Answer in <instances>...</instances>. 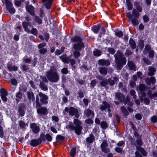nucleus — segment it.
I'll return each mask as SVG.
<instances>
[{
  "mask_svg": "<svg viewBox=\"0 0 157 157\" xmlns=\"http://www.w3.org/2000/svg\"><path fill=\"white\" fill-rule=\"evenodd\" d=\"M46 76L48 80L52 82H57L59 79V76L57 71L53 67H51L50 70L46 72Z\"/></svg>",
  "mask_w": 157,
  "mask_h": 157,
  "instance_id": "1",
  "label": "nucleus"
},
{
  "mask_svg": "<svg viewBox=\"0 0 157 157\" xmlns=\"http://www.w3.org/2000/svg\"><path fill=\"white\" fill-rule=\"evenodd\" d=\"M123 56V53L119 51L117 52V53L114 55L117 67L119 70H121L126 63V59Z\"/></svg>",
  "mask_w": 157,
  "mask_h": 157,
  "instance_id": "2",
  "label": "nucleus"
},
{
  "mask_svg": "<svg viewBox=\"0 0 157 157\" xmlns=\"http://www.w3.org/2000/svg\"><path fill=\"white\" fill-rule=\"evenodd\" d=\"M74 123L75 125V126L72 124H68L66 127V128L71 130H74L76 134L78 135H80L82 132V127L81 125V121L78 119L75 118L73 120Z\"/></svg>",
  "mask_w": 157,
  "mask_h": 157,
  "instance_id": "3",
  "label": "nucleus"
},
{
  "mask_svg": "<svg viewBox=\"0 0 157 157\" xmlns=\"http://www.w3.org/2000/svg\"><path fill=\"white\" fill-rule=\"evenodd\" d=\"M4 1L7 10L11 14L14 13L16 10L12 2L9 0H4Z\"/></svg>",
  "mask_w": 157,
  "mask_h": 157,
  "instance_id": "4",
  "label": "nucleus"
},
{
  "mask_svg": "<svg viewBox=\"0 0 157 157\" xmlns=\"http://www.w3.org/2000/svg\"><path fill=\"white\" fill-rule=\"evenodd\" d=\"M26 105L24 103H20L19 105L18 112L21 117H23L25 115V110L26 109Z\"/></svg>",
  "mask_w": 157,
  "mask_h": 157,
  "instance_id": "5",
  "label": "nucleus"
},
{
  "mask_svg": "<svg viewBox=\"0 0 157 157\" xmlns=\"http://www.w3.org/2000/svg\"><path fill=\"white\" fill-rule=\"evenodd\" d=\"M38 95L40 98V101L42 105H46L48 104V97L46 94L41 92L39 93Z\"/></svg>",
  "mask_w": 157,
  "mask_h": 157,
  "instance_id": "6",
  "label": "nucleus"
},
{
  "mask_svg": "<svg viewBox=\"0 0 157 157\" xmlns=\"http://www.w3.org/2000/svg\"><path fill=\"white\" fill-rule=\"evenodd\" d=\"M69 113L71 116H75V117L77 118H78L80 116L78 109L72 106L70 107L69 108Z\"/></svg>",
  "mask_w": 157,
  "mask_h": 157,
  "instance_id": "7",
  "label": "nucleus"
},
{
  "mask_svg": "<svg viewBox=\"0 0 157 157\" xmlns=\"http://www.w3.org/2000/svg\"><path fill=\"white\" fill-rule=\"evenodd\" d=\"M0 96L4 103L7 101L8 99L6 96L8 94V91L5 89L2 88L0 90Z\"/></svg>",
  "mask_w": 157,
  "mask_h": 157,
  "instance_id": "8",
  "label": "nucleus"
},
{
  "mask_svg": "<svg viewBox=\"0 0 157 157\" xmlns=\"http://www.w3.org/2000/svg\"><path fill=\"white\" fill-rule=\"evenodd\" d=\"M100 146L102 151L105 153L107 154L110 152V149L107 148L108 145L106 140H103Z\"/></svg>",
  "mask_w": 157,
  "mask_h": 157,
  "instance_id": "9",
  "label": "nucleus"
},
{
  "mask_svg": "<svg viewBox=\"0 0 157 157\" xmlns=\"http://www.w3.org/2000/svg\"><path fill=\"white\" fill-rule=\"evenodd\" d=\"M40 136L42 142L45 141L46 140L48 142H51L52 140L53 137L49 133H47L45 135L41 133Z\"/></svg>",
  "mask_w": 157,
  "mask_h": 157,
  "instance_id": "10",
  "label": "nucleus"
},
{
  "mask_svg": "<svg viewBox=\"0 0 157 157\" xmlns=\"http://www.w3.org/2000/svg\"><path fill=\"white\" fill-rule=\"evenodd\" d=\"M127 17L128 19H131L132 18L133 16V18H138L140 16V14L139 12L136 9H134L133 10L132 14L128 13H127Z\"/></svg>",
  "mask_w": 157,
  "mask_h": 157,
  "instance_id": "11",
  "label": "nucleus"
},
{
  "mask_svg": "<svg viewBox=\"0 0 157 157\" xmlns=\"http://www.w3.org/2000/svg\"><path fill=\"white\" fill-rule=\"evenodd\" d=\"M40 136V138L37 139H34L31 140L30 143V145L33 147H36L38 145L41 144L42 142Z\"/></svg>",
  "mask_w": 157,
  "mask_h": 157,
  "instance_id": "12",
  "label": "nucleus"
},
{
  "mask_svg": "<svg viewBox=\"0 0 157 157\" xmlns=\"http://www.w3.org/2000/svg\"><path fill=\"white\" fill-rule=\"evenodd\" d=\"M37 112L40 115H46L48 113L47 109L44 107H40L37 108Z\"/></svg>",
  "mask_w": 157,
  "mask_h": 157,
  "instance_id": "13",
  "label": "nucleus"
},
{
  "mask_svg": "<svg viewBox=\"0 0 157 157\" xmlns=\"http://www.w3.org/2000/svg\"><path fill=\"white\" fill-rule=\"evenodd\" d=\"M30 127L33 132L35 134H38L40 131V128L35 123L30 124Z\"/></svg>",
  "mask_w": 157,
  "mask_h": 157,
  "instance_id": "14",
  "label": "nucleus"
},
{
  "mask_svg": "<svg viewBox=\"0 0 157 157\" xmlns=\"http://www.w3.org/2000/svg\"><path fill=\"white\" fill-rule=\"evenodd\" d=\"M84 44L83 42L75 43L73 45V48L75 50L79 51H81L82 48L84 47Z\"/></svg>",
  "mask_w": 157,
  "mask_h": 157,
  "instance_id": "15",
  "label": "nucleus"
},
{
  "mask_svg": "<svg viewBox=\"0 0 157 157\" xmlns=\"http://www.w3.org/2000/svg\"><path fill=\"white\" fill-rule=\"evenodd\" d=\"M23 95H24V93H22L21 90H19L18 92L16 93L15 101L17 104H18L22 98Z\"/></svg>",
  "mask_w": 157,
  "mask_h": 157,
  "instance_id": "16",
  "label": "nucleus"
},
{
  "mask_svg": "<svg viewBox=\"0 0 157 157\" xmlns=\"http://www.w3.org/2000/svg\"><path fill=\"white\" fill-rule=\"evenodd\" d=\"M42 2L45 3V6L48 10L50 9L52 6V4L53 3L54 0H41Z\"/></svg>",
  "mask_w": 157,
  "mask_h": 157,
  "instance_id": "17",
  "label": "nucleus"
},
{
  "mask_svg": "<svg viewBox=\"0 0 157 157\" xmlns=\"http://www.w3.org/2000/svg\"><path fill=\"white\" fill-rule=\"evenodd\" d=\"M98 63L99 65L101 66H108L111 64L109 60L103 59H99L98 61Z\"/></svg>",
  "mask_w": 157,
  "mask_h": 157,
  "instance_id": "18",
  "label": "nucleus"
},
{
  "mask_svg": "<svg viewBox=\"0 0 157 157\" xmlns=\"http://www.w3.org/2000/svg\"><path fill=\"white\" fill-rule=\"evenodd\" d=\"M26 10L32 16H34L35 15L34 8L32 5L27 6L25 7Z\"/></svg>",
  "mask_w": 157,
  "mask_h": 157,
  "instance_id": "19",
  "label": "nucleus"
},
{
  "mask_svg": "<svg viewBox=\"0 0 157 157\" xmlns=\"http://www.w3.org/2000/svg\"><path fill=\"white\" fill-rule=\"evenodd\" d=\"M115 97L121 103H123L124 99H125V96L124 94L121 92H117L115 94Z\"/></svg>",
  "mask_w": 157,
  "mask_h": 157,
  "instance_id": "20",
  "label": "nucleus"
},
{
  "mask_svg": "<svg viewBox=\"0 0 157 157\" xmlns=\"http://www.w3.org/2000/svg\"><path fill=\"white\" fill-rule=\"evenodd\" d=\"M90 136L86 139L87 144H91L95 141V138L94 135L92 134L90 135Z\"/></svg>",
  "mask_w": 157,
  "mask_h": 157,
  "instance_id": "21",
  "label": "nucleus"
},
{
  "mask_svg": "<svg viewBox=\"0 0 157 157\" xmlns=\"http://www.w3.org/2000/svg\"><path fill=\"white\" fill-rule=\"evenodd\" d=\"M71 41L73 43L77 42L81 43L83 42L82 39V38L78 36H75L73 37H72L71 39Z\"/></svg>",
  "mask_w": 157,
  "mask_h": 157,
  "instance_id": "22",
  "label": "nucleus"
},
{
  "mask_svg": "<svg viewBox=\"0 0 157 157\" xmlns=\"http://www.w3.org/2000/svg\"><path fill=\"white\" fill-rule=\"evenodd\" d=\"M113 80H112L110 78H108L107 79V82L108 83V84H109L110 86H113L115 84V81L117 82L118 80L117 77L116 76L114 77L113 78Z\"/></svg>",
  "mask_w": 157,
  "mask_h": 157,
  "instance_id": "23",
  "label": "nucleus"
},
{
  "mask_svg": "<svg viewBox=\"0 0 157 157\" xmlns=\"http://www.w3.org/2000/svg\"><path fill=\"white\" fill-rule=\"evenodd\" d=\"M59 58L64 63H68L70 61V58L66 57V55H63L59 57Z\"/></svg>",
  "mask_w": 157,
  "mask_h": 157,
  "instance_id": "24",
  "label": "nucleus"
},
{
  "mask_svg": "<svg viewBox=\"0 0 157 157\" xmlns=\"http://www.w3.org/2000/svg\"><path fill=\"white\" fill-rule=\"evenodd\" d=\"M101 25L100 24H98L97 25H94L92 27V29L93 32L97 34L98 33L99 30L101 29Z\"/></svg>",
  "mask_w": 157,
  "mask_h": 157,
  "instance_id": "25",
  "label": "nucleus"
},
{
  "mask_svg": "<svg viewBox=\"0 0 157 157\" xmlns=\"http://www.w3.org/2000/svg\"><path fill=\"white\" fill-rule=\"evenodd\" d=\"M103 105L100 107V109L102 110H105L107 108H109L110 104L105 101H103L102 102Z\"/></svg>",
  "mask_w": 157,
  "mask_h": 157,
  "instance_id": "26",
  "label": "nucleus"
},
{
  "mask_svg": "<svg viewBox=\"0 0 157 157\" xmlns=\"http://www.w3.org/2000/svg\"><path fill=\"white\" fill-rule=\"evenodd\" d=\"M129 44L130 45L131 48L134 50L136 48V44L135 41L131 38L129 39Z\"/></svg>",
  "mask_w": 157,
  "mask_h": 157,
  "instance_id": "27",
  "label": "nucleus"
},
{
  "mask_svg": "<svg viewBox=\"0 0 157 157\" xmlns=\"http://www.w3.org/2000/svg\"><path fill=\"white\" fill-rule=\"evenodd\" d=\"M27 94L28 98L29 100H32L33 101L35 100V96L32 91H27Z\"/></svg>",
  "mask_w": 157,
  "mask_h": 157,
  "instance_id": "28",
  "label": "nucleus"
},
{
  "mask_svg": "<svg viewBox=\"0 0 157 157\" xmlns=\"http://www.w3.org/2000/svg\"><path fill=\"white\" fill-rule=\"evenodd\" d=\"M84 113L86 116L88 117H90L91 115L92 117H94V112L89 109H86V110L84 111Z\"/></svg>",
  "mask_w": 157,
  "mask_h": 157,
  "instance_id": "29",
  "label": "nucleus"
},
{
  "mask_svg": "<svg viewBox=\"0 0 157 157\" xmlns=\"http://www.w3.org/2000/svg\"><path fill=\"white\" fill-rule=\"evenodd\" d=\"M156 71V70L154 67H150L148 69L149 72L147 74L149 76H152L154 75Z\"/></svg>",
  "mask_w": 157,
  "mask_h": 157,
  "instance_id": "30",
  "label": "nucleus"
},
{
  "mask_svg": "<svg viewBox=\"0 0 157 157\" xmlns=\"http://www.w3.org/2000/svg\"><path fill=\"white\" fill-rule=\"evenodd\" d=\"M99 72L101 74L106 75L107 73V68L105 67H101L99 69Z\"/></svg>",
  "mask_w": 157,
  "mask_h": 157,
  "instance_id": "31",
  "label": "nucleus"
},
{
  "mask_svg": "<svg viewBox=\"0 0 157 157\" xmlns=\"http://www.w3.org/2000/svg\"><path fill=\"white\" fill-rule=\"evenodd\" d=\"M107 79L104 78L103 80L100 82V85L101 87H103L105 88H107V86L108 85Z\"/></svg>",
  "mask_w": 157,
  "mask_h": 157,
  "instance_id": "32",
  "label": "nucleus"
},
{
  "mask_svg": "<svg viewBox=\"0 0 157 157\" xmlns=\"http://www.w3.org/2000/svg\"><path fill=\"white\" fill-rule=\"evenodd\" d=\"M39 86L43 90L45 91L48 90V87L45 85V84L42 82H40Z\"/></svg>",
  "mask_w": 157,
  "mask_h": 157,
  "instance_id": "33",
  "label": "nucleus"
},
{
  "mask_svg": "<svg viewBox=\"0 0 157 157\" xmlns=\"http://www.w3.org/2000/svg\"><path fill=\"white\" fill-rule=\"evenodd\" d=\"M121 110L125 116H128L129 115V112L125 106H122L121 108Z\"/></svg>",
  "mask_w": 157,
  "mask_h": 157,
  "instance_id": "34",
  "label": "nucleus"
},
{
  "mask_svg": "<svg viewBox=\"0 0 157 157\" xmlns=\"http://www.w3.org/2000/svg\"><path fill=\"white\" fill-rule=\"evenodd\" d=\"M126 4L128 10H131L133 9V5L130 0H126Z\"/></svg>",
  "mask_w": 157,
  "mask_h": 157,
  "instance_id": "35",
  "label": "nucleus"
},
{
  "mask_svg": "<svg viewBox=\"0 0 157 157\" xmlns=\"http://www.w3.org/2000/svg\"><path fill=\"white\" fill-rule=\"evenodd\" d=\"M21 69L23 72H27L29 70V66L26 64H23L21 66Z\"/></svg>",
  "mask_w": 157,
  "mask_h": 157,
  "instance_id": "36",
  "label": "nucleus"
},
{
  "mask_svg": "<svg viewBox=\"0 0 157 157\" xmlns=\"http://www.w3.org/2000/svg\"><path fill=\"white\" fill-rule=\"evenodd\" d=\"M34 20L39 25H41L42 24V21L41 18H40L39 16L35 15V16Z\"/></svg>",
  "mask_w": 157,
  "mask_h": 157,
  "instance_id": "37",
  "label": "nucleus"
},
{
  "mask_svg": "<svg viewBox=\"0 0 157 157\" xmlns=\"http://www.w3.org/2000/svg\"><path fill=\"white\" fill-rule=\"evenodd\" d=\"M29 25V23L28 22L23 21L22 22V25L23 28L25 30L26 32H28L29 29L28 27Z\"/></svg>",
  "mask_w": 157,
  "mask_h": 157,
  "instance_id": "38",
  "label": "nucleus"
},
{
  "mask_svg": "<svg viewBox=\"0 0 157 157\" xmlns=\"http://www.w3.org/2000/svg\"><path fill=\"white\" fill-rule=\"evenodd\" d=\"M128 66L129 68L132 70L134 71H135L136 70L135 66L134 65L133 63L130 61L128 63Z\"/></svg>",
  "mask_w": 157,
  "mask_h": 157,
  "instance_id": "39",
  "label": "nucleus"
},
{
  "mask_svg": "<svg viewBox=\"0 0 157 157\" xmlns=\"http://www.w3.org/2000/svg\"><path fill=\"white\" fill-rule=\"evenodd\" d=\"M137 18H133L131 19V22L133 24V25L137 26L139 25V22Z\"/></svg>",
  "mask_w": 157,
  "mask_h": 157,
  "instance_id": "40",
  "label": "nucleus"
},
{
  "mask_svg": "<svg viewBox=\"0 0 157 157\" xmlns=\"http://www.w3.org/2000/svg\"><path fill=\"white\" fill-rule=\"evenodd\" d=\"M138 46L140 50H142L144 47V41L142 40H140L138 41Z\"/></svg>",
  "mask_w": 157,
  "mask_h": 157,
  "instance_id": "41",
  "label": "nucleus"
},
{
  "mask_svg": "<svg viewBox=\"0 0 157 157\" xmlns=\"http://www.w3.org/2000/svg\"><path fill=\"white\" fill-rule=\"evenodd\" d=\"M8 68L10 71H17L18 70V67L17 66H12L11 65H9L7 66Z\"/></svg>",
  "mask_w": 157,
  "mask_h": 157,
  "instance_id": "42",
  "label": "nucleus"
},
{
  "mask_svg": "<svg viewBox=\"0 0 157 157\" xmlns=\"http://www.w3.org/2000/svg\"><path fill=\"white\" fill-rule=\"evenodd\" d=\"M100 126L103 129H105L108 127V124L105 121H102L101 122Z\"/></svg>",
  "mask_w": 157,
  "mask_h": 157,
  "instance_id": "43",
  "label": "nucleus"
},
{
  "mask_svg": "<svg viewBox=\"0 0 157 157\" xmlns=\"http://www.w3.org/2000/svg\"><path fill=\"white\" fill-rule=\"evenodd\" d=\"M76 149L75 147L72 148L71 150L70 155L71 157H75L76 155Z\"/></svg>",
  "mask_w": 157,
  "mask_h": 157,
  "instance_id": "44",
  "label": "nucleus"
},
{
  "mask_svg": "<svg viewBox=\"0 0 157 157\" xmlns=\"http://www.w3.org/2000/svg\"><path fill=\"white\" fill-rule=\"evenodd\" d=\"M139 89L140 92L144 91L146 89V86L144 84H140L139 85Z\"/></svg>",
  "mask_w": 157,
  "mask_h": 157,
  "instance_id": "45",
  "label": "nucleus"
},
{
  "mask_svg": "<svg viewBox=\"0 0 157 157\" xmlns=\"http://www.w3.org/2000/svg\"><path fill=\"white\" fill-rule=\"evenodd\" d=\"M94 55L96 57L100 56L101 55V52L98 49L94 51L93 52Z\"/></svg>",
  "mask_w": 157,
  "mask_h": 157,
  "instance_id": "46",
  "label": "nucleus"
},
{
  "mask_svg": "<svg viewBox=\"0 0 157 157\" xmlns=\"http://www.w3.org/2000/svg\"><path fill=\"white\" fill-rule=\"evenodd\" d=\"M73 55L75 59H77L80 57V53L78 51L75 50L74 52Z\"/></svg>",
  "mask_w": 157,
  "mask_h": 157,
  "instance_id": "47",
  "label": "nucleus"
},
{
  "mask_svg": "<svg viewBox=\"0 0 157 157\" xmlns=\"http://www.w3.org/2000/svg\"><path fill=\"white\" fill-rule=\"evenodd\" d=\"M0 121H1L0 123V137L1 138H3L4 135V133L3 129V128L1 125V123L2 121H1V120L0 119Z\"/></svg>",
  "mask_w": 157,
  "mask_h": 157,
  "instance_id": "48",
  "label": "nucleus"
},
{
  "mask_svg": "<svg viewBox=\"0 0 157 157\" xmlns=\"http://www.w3.org/2000/svg\"><path fill=\"white\" fill-rule=\"evenodd\" d=\"M56 141H63L65 139V137L64 136H62L61 135H57L56 137Z\"/></svg>",
  "mask_w": 157,
  "mask_h": 157,
  "instance_id": "49",
  "label": "nucleus"
},
{
  "mask_svg": "<svg viewBox=\"0 0 157 157\" xmlns=\"http://www.w3.org/2000/svg\"><path fill=\"white\" fill-rule=\"evenodd\" d=\"M31 33L34 35L36 36L38 35V31L35 28H33L31 30Z\"/></svg>",
  "mask_w": 157,
  "mask_h": 157,
  "instance_id": "50",
  "label": "nucleus"
},
{
  "mask_svg": "<svg viewBox=\"0 0 157 157\" xmlns=\"http://www.w3.org/2000/svg\"><path fill=\"white\" fill-rule=\"evenodd\" d=\"M130 101V99L129 96L127 95L126 98L124 99V101H123L124 104L125 105L128 104V103Z\"/></svg>",
  "mask_w": 157,
  "mask_h": 157,
  "instance_id": "51",
  "label": "nucleus"
},
{
  "mask_svg": "<svg viewBox=\"0 0 157 157\" xmlns=\"http://www.w3.org/2000/svg\"><path fill=\"white\" fill-rule=\"evenodd\" d=\"M115 35L118 37H121L123 35V33L121 31L115 32Z\"/></svg>",
  "mask_w": 157,
  "mask_h": 157,
  "instance_id": "52",
  "label": "nucleus"
},
{
  "mask_svg": "<svg viewBox=\"0 0 157 157\" xmlns=\"http://www.w3.org/2000/svg\"><path fill=\"white\" fill-rule=\"evenodd\" d=\"M143 60L144 63L147 65H151V62L146 58H143Z\"/></svg>",
  "mask_w": 157,
  "mask_h": 157,
  "instance_id": "53",
  "label": "nucleus"
},
{
  "mask_svg": "<svg viewBox=\"0 0 157 157\" xmlns=\"http://www.w3.org/2000/svg\"><path fill=\"white\" fill-rule=\"evenodd\" d=\"M19 126L21 128H24L25 127V124L22 121H20L19 122Z\"/></svg>",
  "mask_w": 157,
  "mask_h": 157,
  "instance_id": "54",
  "label": "nucleus"
},
{
  "mask_svg": "<svg viewBox=\"0 0 157 157\" xmlns=\"http://www.w3.org/2000/svg\"><path fill=\"white\" fill-rule=\"evenodd\" d=\"M85 122L87 124H93L94 123L93 121L90 118H88L86 119L85 121Z\"/></svg>",
  "mask_w": 157,
  "mask_h": 157,
  "instance_id": "55",
  "label": "nucleus"
},
{
  "mask_svg": "<svg viewBox=\"0 0 157 157\" xmlns=\"http://www.w3.org/2000/svg\"><path fill=\"white\" fill-rule=\"evenodd\" d=\"M115 151L118 153L122 154L123 152L122 149L120 147H116L114 149Z\"/></svg>",
  "mask_w": 157,
  "mask_h": 157,
  "instance_id": "56",
  "label": "nucleus"
},
{
  "mask_svg": "<svg viewBox=\"0 0 157 157\" xmlns=\"http://www.w3.org/2000/svg\"><path fill=\"white\" fill-rule=\"evenodd\" d=\"M39 15L40 17L41 18H43L45 16L44 11L41 9H40V10Z\"/></svg>",
  "mask_w": 157,
  "mask_h": 157,
  "instance_id": "57",
  "label": "nucleus"
},
{
  "mask_svg": "<svg viewBox=\"0 0 157 157\" xmlns=\"http://www.w3.org/2000/svg\"><path fill=\"white\" fill-rule=\"evenodd\" d=\"M96 83L97 80L96 79L92 80L90 83V86L93 87H94L96 86Z\"/></svg>",
  "mask_w": 157,
  "mask_h": 157,
  "instance_id": "58",
  "label": "nucleus"
},
{
  "mask_svg": "<svg viewBox=\"0 0 157 157\" xmlns=\"http://www.w3.org/2000/svg\"><path fill=\"white\" fill-rule=\"evenodd\" d=\"M149 53L148 56L149 57L152 58L154 56V51L153 50H151L148 52Z\"/></svg>",
  "mask_w": 157,
  "mask_h": 157,
  "instance_id": "59",
  "label": "nucleus"
},
{
  "mask_svg": "<svg viewBox=\"0 0 157 157\" xmlns=\"http://www.w3.org/2000/svg\"><path fill=\"white\" fill-rule=\"evenodd\" d=\"M44 36L45 41L46 42H48L49 38V34L46 32H45L44 33Z\"/></svg>",
  "mask_w": 157,
  "mask_h": 157,
  "instance_id": "60",
  "label": "nucleus"
},
{
  "mask_svg": "<svg viewBox=\"0 0 157 157\" xmlns=\"http://www.w3.org/2000/svg\"><path fill=\"white\" fill-rule=\"evenodd\" d=\"M108 52L111 54H114L116 52L115 50L113 48H108Z\"/></svg>",
  "mask_w": 157,
  "mask_h": 157,
  "instance_id": "61",
  "label": "nucleus"
},
{
  "mask_svg": "<svg viewBox=\"0 0 157 157\" xmlns=\"http://www.w3.org/2000/svg\"><path fill=\"white\" fill-rule=\"evenodd\" d=\"M143 19L144 22L145 23L148 22L149 20V18L148 16L146 15H144L143 16Z\"/></svg>",
  "mask_w": 157,
  "mask_h": 157,
  "instance_id": "62",
  "label": "nucleus"
},
{
  "mask_svg": "<svg viewBox=\"0 0 157 157\" xmlns=\"http://www.w3.org/2000/svg\"><path fill=\"white\" fill-rule=\"evenodd\" d=\"M132 52L129 49H127L126 50V52L124 53V55L126 56H129L132 55Z\"/></svg>",
  "mask_w": 157,
  "mask_h": 157,
  "instance_id": "63",
  "label": "nucleus"
},
{
  "mask_svg": "<svg viewBox=\"0 0 157 157\" xmlns=\"http://www.w3.org/2000/svg\"><path fill=\"white\" fill-rule=\"evenodd\" d=\"M151 121L153 123L157 122V117L156 116H153L151 118Z\"/></svg>",
  "mask_w": 157,
  "mask_h": 157,
  "instance_id": "64",
  "label": "nucleus"
}]
</instances>
